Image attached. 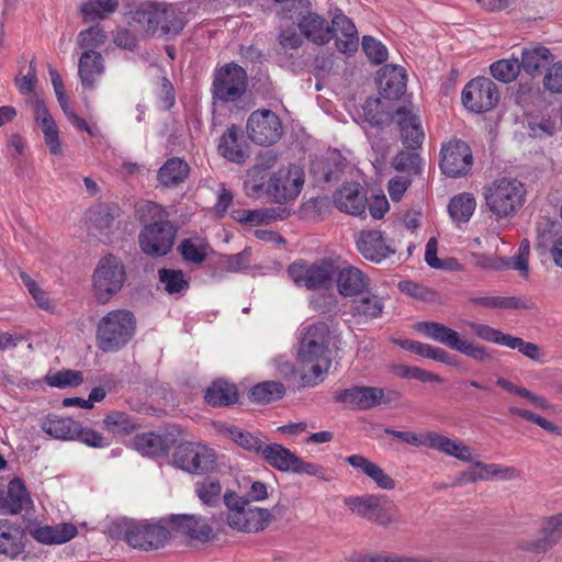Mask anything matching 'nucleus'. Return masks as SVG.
<instances>
[{"label":"nucleus","mask_w":562,"mask_h":562,"mask_svg":"<svg viewBox=\"0 0 562 562\" xmlns=\"http://www.w3.org/2000/svg\"><path fill=\"white\" fill-rule=\"evenodd\" d=\"M246 128L248 137L261 146L277 143L283 134L280 117L268 109L254 111L248 117Z\"/></svg>","instance_id":"obj_11"},{"label":"nucleus","mask_w":562,"mask_h":562,"mask_svg":"<svg viewBox=\"0 0 562 562\" xmlns=\"http://www.w3.org/2000/svg\"><path fill=\"white\" fill-rule=\"evenodd\" d=\"M206 3V0H196L186 3L164 4L148 3L136 11L134 19L145 32L149 34L177 35L188 20V15L194 14L195 10Z\"/></svg>","instance_id":"obj_2"},{"label":"nucleus","mask_w":562,"mask_h":562,"mask_svg":"<svg viewBox=\"0 0 562 562\" xmlns=\"http://www.w3.org/2000/svg\"><path fill=\"white\" fill-rule=\"evenodd\" d=\"M491 75L502 81L512 82L514 81L520 71L519 57H512L508 59H501L493 63L490 67Z\"/></svg>","instance_id":"obj_49"},{"label":"nucleus","mask_w":562,"mask_h":562,"mask_svg":"<svg viewBox=\"0 0 562 562\" xmlns=\"http://www.w3.org/2000/svg\"><path fill=\"white\" fill-rule=\"evenodd\" d=\"M426 448L435 449L461 461H472V449L469 446L436 431H427Z\"/></svg>","instance_id":"obj_26"},{"label":"nucleus","mask_w":562,"mask_h":562,"mask_svg":"<svg viewBox=\"0 0 562 562\" xmlns=\"http://www.w3.org/2000/svg\"><path fill=\"white\" fill-rule=\"evenodd\" d=\"M133 447L143 456L157 457L165 451V441L154 432L140 434L134 437Z\"/></svg>","instance_id":"obj_46"},{"label":"nucleus","mask_w":562,"mask_h":562,"mask_svg":"<svg viewBox=\"0 0 562 562\" xmlns=\"http://www.w3.org/2000/svg\"><path fill=\"white\" fill-rule=\"evenodd\" d=\"M189 175V166L179 158L168 159L159 169L158 180L165 187H173L183 182Z\"/></svg>","instance_id":"obj_41"},{"label":"nucleus","mask_w":562,"mask_h":562,"mask_svg":"<svg viewBox=\"0 0 562 562\" xmlns=\"http://www.w3.org/2000/svg\"><path fill=\"white\" fill-rule=\"evenodd\" d=\"M176 526L180 531L196 540H209L212 535V528L206 520L200 516H179L176 519Z\"/></svg>","instance_id":"obj_40"},{"label":"nucleus","mask_w":562,"mask_h":562,"mask_svg":"<svg viewBox=\"0 0 562 562\" xmlns=\"http://www.w3.org/2000/svg\"><path fill=\"white\" fill-rule=\"evenodd\" d=\"M330 330L325 323L310 326L300 340L295 361L280 363L279 371L302 387L322 383L331 366Z\"/></svg>","instance_id":"obj_1"},{"label":"nucleus","mask_w":562,"mask_h":562,"mask_svg":"<svg viewBox=\"0 0 562 562\" xmlns=\"http://www.w3.org/2000/svg\"><path fill=\"white\" fill-rule=\"evenodd\" d=\"M299 29L308 41L317 45H324L333 37L328 22L316 13L303 15L299 21Z\"/></svg>","instance_id":"obj_28"},{"label":"nucleus","mask_w":562,"mask_h":562,"mask_svg":"<svg viewBox=\"0 0 562 562\" xmlns=\"http://www.w3.org/2000/svg\"><path fill=\"white\" fill-rule=\"evenodd\" d=\"M465 324L480 339L496 345L506 346L507 339L509 337L508 334H505L485 324L474 322H467Z\"/></svg>","instance_id":"obj_55"},{"label":"nucleus","mask_w":562,"mask_h":562,"mask_svg":"<svg viewBox=\"0 0 562 562\" xmlns=\"http://www.w3.org/2000/svg\"><path fill=\"white\" fill-rule=\"evenodd\" d=\"M220 154L227 160L235 164H244L248 154L243 149L238 140V132L235 126L229 127L220 138Z\"/></svg>","instance_id":"obj_37"},{"label":"nucleus","mask_w":562,"mask_h":562,"mask_svg":"<svg viewBox=\"0 0 562 562\" xmlns=\"http://www.w3.org/2000/svg\"><path fill=\"white\" fill-rule=\"evenodd\" d=\"M75 439L81 441L88 447L98 449L109 447L111 443L102 434L94 429L82 427L79 423L77 425Z\"/></svg>","instance_id":"obj_56"},{"label":"nucleus","mask_w":562,"mask_h":562,"mask_svg":"<svg viewBox=\"0 0 562 562\" xmlns=\"http://www.w3.org/2000/svg\"><path fill=\"white\" fill-rule=\"evenodd\" d=\"M26 547L24 529L8 519H0V554L16 559Z\"/></svg>","instance_id":"obj_21"},{"label":"nucleus","mask_w":562,"mask_h":562,"mask_svg":"<svg viewBox=\"0 0 562 562\" xmlns=\"http://www.w3.org/2000/svg\"><path fill=\"white\" fill-rule=\"evenodd\" d=\"M184 261L191 265H201L211 251L210 244L200 236L183 239L178 246Z\"/></svg>","instance_id":"obj_38"},{"label":"nucleus","mask_w":562,"mask_h":562,"mask_svg":"<svg viewBox=\"0 0 562 562\" xmlns=\"http://www.w3.org/2000/svg\"><path fill=\"white\" fill-rule=\"evenodd\" d=\"M30 535L40 543L52 546L65 543L77 536V527L64 522L55 526L36 525L30 528Z\"/></svg>","instance_id":"obj_25"},{"label":"nucleus","mask_w":562,"mask_h":562,"mask_svg":"<svg viewBox=\"0 0 562 562\" xmlns=\"http://www.w3.org/2000/svg\"><path fill=\"white\" fill-rule=\"evenodd\" d=\"M344 503L353 514L383 527L396 521V518L386 508L390 502L384 496L375 494L349 496L345 498Z\"/></svg>","instance_id":"obj_12"},{"label":"nucleus","mask_w":562,"mask_h":562,"mask_svg":"<svg viewBox=\"0 0 562 562\" xmlns=\"http://www.w3.org/2000/svg\"><path fill=\"white\" fill-rule=\"evenodd\" d=\"M469 302L487 308H526L527 304L516 296H471Z\"/></svg>","instance_id":"obj_48"},{"label":"nucleus","mask_w":562,"mask_h":562,"mask_svg":"<svg viewBox=\"0 0 562 562\" xmlns=\"http://www.w3.org/2000/svg\"><path fill=\"white\" fill-rule=\"evenodd\" d=\"M117 4L119 3L116 0L89 1L81 7V12L86 18L92 15L99 19H104V13L114 12L117 8Z\"/></svg>","instance_id":"obj_58"},{"label":"nucleus","mask_w":562,"mask_h":562,"mask_svg":"<svg viewBox=\"0 0 562 562\" xmlns=\"http://www.w3.org/2000/svg\"><path fill=\"white\" fill-rule=\"evenodd\" d=\"M454 350L476 361H487L492 359V356L488 353L484 346L476 345L470 340L462 339L461 337L458 344L454 346Z\"/></svg>","instance_id":"obj_61"},{"label":"nucleus","mask_w":562,"mask_h":562,"mask_svg":"<svg viewBox=\"0 0 562 562\" xmlns=\"http://www.w3.org/2000/svg\"><path fill=\"white\" fill-rule=\"evenodd\" d=\"M283 394V384L274 381L259 383L250 391L251 400L257 403H268L280 398Z\"/></svg>","instance_id":"obj_51"},{"label":"nucleus","mask_w":562,"mask_h":562,"mask_svg":"<svg viewBox=\"0 0 562 562\" xmlns=\"http://www.w3.org/2000/svg\"><path fill=\"white\" fill-rule=\"evenodd\" d=\"M125 267L122 261L112 256L100 259L93 273V290L99 302H108L123 286Z\"/></svg>","instance_id":"obj_7"},{"label":"nucleus","mask_w":562,"mask_h":562,"mask_svg":"<svg viewBox=\"0 0 562 562\" xmlns=\"http://www.w3.org/2000/svg\"><path fill=\"white\" fill-rule=\"evenodd\" d=\"M381 93L386 99H398L406 90V74L403 67L385 65L378 77Z\"/></svg>","instance_id":"obj_24"},{"label":"nucleus","mask_w":562,"mask_h":562,"mask_svg":"<svg viewBox=\"0 0 562 562\" xmlns=\"http://www.w3.org/2000/svg\"><path fill=\"white\" fill-rule=\"evenodd\" d=\"M117 526L125 541L135 549H159L169 538V531L159 522L123 519Z\"/></svg>","instance_id":"obj_6"},{"label":"nucleus","mask_w":562,"mask_h":562,"mask_svg":"<svg viewBox=\"0 0 562 562\" xmlns=\"http://www.w3.org/2000/svg\"><path fill=\"white\" fill-rule=\"evenodd\" d=\"M384 308L383 297L367 292L355 299L351 304V314L360 322H368L379 317Z\"/></svg>","instance_id":"obj_30"},{"label":"nucleus","mask_w":562,"mask_h":562,"mask_svg":"<svg viewBox=\"0 0 562 562\" xmlns=\"http://www.w3.org/2000/svg\"><path fill=\"white\" fill-rule=\"evenodd\" d=\"M337 398L359 409H369L391 401L385 390L376 386H352L341 391Z\"/></svg>","instance_id":"obj_19"},{"label":"nucleus","mask_w":562,"mask_h":562,"mask_svg":"<svg viewBox=\"0 0 562 562\" xmlns=\"http://www.w3.org/2000/svg\"><path fill=\"white\" fill-rule=\"evenodd\" d=\"M45 381L49 386L66 389L80 385L83 376L80 371L67 369L47 374Z\"/></svg>","instance_id":"obj_53"},{"label":"nucleus","mask_w":562,"mask_h":562,"mask_svg":"<svg viewBox=\"0 0 562 562\" xmlns=\"http://www.w3.org/2000/svg\"><path fill=\"white\" fill-rule=\"evenodd\" d=\"M345 461L355 470L369 477L376 485V487L385 491L395 488V480L389 475L379 464L372 462L364 456L352 454L347 457Z\"/></svg>","instance_id":"obj_22"},{"label":"nucleus","mask_w":562,"mask_h":562,"mask_svg":"<svg viewBox=\"0 0 562 562\" xmlns=\"http://www.w3.org/2000/svg\"><path fill=\"white\" fill-rule=\"evenodd\" d=\"M32 506V499L23 482L14 479L9 483L7 496L2 503V509L9 514H19Z\"/></svg>","instance_id":"obj_32"},{"label":"nucleus","mask_w":562,"mask_h":562,"mask_svg":"<svg viewBox=\"0 0 562 562\" xmlns=\"http://www.w3.org/2000/svg\"><path fill=\"white\" fill-rule=\"evenodd\" d=\"M415 329L439 344L454 350V346L460 339L459 333L450 327L436 322H420L415 325Z\"/></svg>","instance_id":"obj_33"},{"label":"nucleus","mask_w":562,"mask_h":562,"mask_svg":"<svg viewBox=\"0 0 562 562\" xmlns=\"http://www.w3.org/2000/svg\"><path fill=\"white\" fill-rule=\"evenodd\" d=\"M223 432L239 447L249 452L261 454L266 447L265 442L258 436L244 431L236 426H225Z\"/></svg>","instance_id":"obj_43"},{"label":"nucleus","mask_w":562,"mask_h":562,"mask_svg":"<svg viewBox=\"0 0 562 562\" xmlns=\"http://www.w3.org/2000/svg\"><path fill=\"white\" fill-rule=\"evenodd\" d=\"M508 411L512 415L517 416L529 423H532L550 434H553L555 436H562V428L560 426L542 417L539 414H536L529 409L519 408L515 406L509 407Z\"/></svg>","instance_id":"obj_52"},{"label":"nucleus","mask_w":562,"mask_h":562,"mask_svg":"<svg viewBox=\"0 0 562 562\" xmlns=\"http://www.w3.org/2000/svg\"><path fill=\"white\" fill-rule=\"evenodd\" d=\"M266 172L258 168L251 167L247 170L244 179V191L250 198H258L267 188Z\"/></svg>","instance_id":"obj_54"},{"label":"nucleus","mask_w":562,"mask_h":562,"mask_svg":"<svg viewBox=\"0 0 562 562\" xmlns=\"http://www.w3.org/2000/svg\"><path fill=\"white\" fill-rule=\"evenodd\" d=\"M103 58L100 53L89 49L86 50L78 65V74L82 86L92 88L95 79L103 72Z\"/></svg>","instance_id":"obj_31"},{"label":"nucleus","mask_w":562,"mask_h":562,"mask_svg":"<svg viewBox=\"0 0 562 562\" xmlns=\"http://www.w3.org/2000/svg\"><path fill=\"white\" fill-rule=\"evenodd\" d=\"M551 53L543 46H531L524 48L519 57L520 69L532 75L549 63Z\"/></svg>","instance_id":"obj_42"},{"label":"nucleus","mask_w":562,"mask_h":562,"mask_svg":"<svg viewBox=\"0 0 562 562\" xmlns=\"http://www.w3.org/2000/svg\"><path fill=\"white\" fill-rule=\"evenodd\" d=\"M363 115L370 125H381L386 116L381 100L379 98L368 99L363 105Z\"/></svg>","instance_id":"obj_63"},{"label":"nucleus","mask_w":562,"mask_h":562,"mask_svg":"<svg viewBox=\"0 0 562 562\" xmlns=\"http://www.w3.org/2000/svg\"><path fill=\"white\" fill-rule=\"evenodd\" d=\"M36 125L41 128L45 144L52 155L64 154L58 126L44 102L38 98L30 100Z\"/></svg>","instance_id":"obj_18"},{"label":"nucleus","mask_w":562,"mask_h":562,"mask_svg":"<svg viewBox=\"0 0 562 562\" xmlns=\"http://www.w3.org/2000/svg\"><path fill=\"white\" fill-rule=\"evenodd\" d=\"M135 427V422L122 412H112L103 419V428L113 435H127Z\"/></svg>","instance_id":"obj_50"},{"label":"nucleus","mask_w":562,"mask_h":562,"mask_svg":"<svg viewBox=\"0 0 562 562\" xmlns=\"http://www.w3.org/2000/svg\"><path fill=\"white\" fill-rule=\"evenodd\" d=\"M362 48L366 55L374 64H381L387 58L386 47L372 36H364L362 38Z\"/></svg>","instance_id":"obj_62"},{"label":"nucleus","mask_w":562,"mask_h":562,"mask_svg":"<svg viewBox=\"0 0 562 562\" xmlns=\"http://www.w3.org/2000/svg\"><path fill=\"white\" fill-rule=\"evenodd\" d=\"M493 463L475 462L461 474L460 483H473L476 481L492 480Z\"/></svg>","instance_id":"obj_60"},{"label":"nucleus","mask_w":562,"mask_h":562,"mask_svg":"<svg viewBox=\"0 0 562 562\" xmlns=\"http://www.w3.org/2000/svg\"><path fill=\"white\" fill-rule=\"evenodd\" d=\"M396 113L404 145L412 149L420 146L424 132L419 117L405 108L398 109Z\"/></svg>","instance_id":"obj_29"},{"label":"nucleus","mask_w":562,"mask_h":562,"mask_svg":"<svg viewBox=\"0 0 562 562\" xmlns=\"http://www.w3.org/2000/svg\"><path fill=\"white\" fill-rule=\"evenodd\" d=\"M204 397L212 406H227L237 401L238 393L234 384L218 380L206 389Z\"/></svg>","instance_id":"obj_39"},{"label":"nucleus","mask_w":562,"mask_h":562,"mask_svg":"<svg viewBox=\"0 0 562 562\" xmlns=\"http://www.w3.org/2000/svg\"><path fill=\"white\" fill-rule=\"evenodd\" d=\"M562 542V512L541 518L536 538H522L517 550L529 554H546Z\"/></svg>","instance_id":"obj_8"},{"label":"nucleus","mask_w":562,"mask_h":562,"mask_svg":"<svg viewBox=\"0 0 562 562\" xmlns=\"http://www.w3.org/2000/svg\"><path fill=\"white\" fill-rule=\"evenodd\" d=\"M476 209L473 194L463 192L454 195L448 204V213L456 225L468 223Z\"/></svg>","instance_id":"obj_34"},{"label":"nucleus","mask_w":562,"mask_h":562,"mask_svg":"<svg viewBox=\"0 0 562 562\" xmlns=\"http://www.w3.org/2000/svg\"><path fill=\"white\" fill-rule=\"evenodd\" d=\"M543 85L553 93H562V60L549 68L543 78Z\"/></svg>","instance_id":"obj_64"},{"label":"nucleus","mask_w":562,"mask_h":562,"mask_svg":"<svg viewBox=\"0 0 562 562\" xmlns=\"http://www.w3.org/2000/svg\"><path fill=\"white\" fill-rule=\"evenodd\" d=\"M176 228L169 221H157L146 225L139 234L140 249L149 256L167 255L175 243Z\"/></svg>","instance_id":"obj_13"},{"label":"nucleus","mask_w":562,"mask_h":562,"mask_svg":"<svg viewBox=\"0 0 562 562\" xmlns=\"http://www.w3.org/2000/svg\"><path fill=\"white\" fill-rule=\"evenodd\" d=\"M175 462L189 473L200 474L212 471L216 465V458L214 451L206 446L188 442L177 449Z\"/></svg>","instance_id":"obj_15"},{"label":"nucleus","mask_w":562,"mask_h":562,"mask_svg":"<svg viewBox=\"0 0 562 562\" xmlns=\"http://www.w3.org/2000/svg\"><path fill=\"white\" fill-rule=\"evenodd\" d=\"M288 273L297 285L308 290L328 289L336 276V267L331 261L321 260L314 263L293 262Z\"/></svg>","instance_id":"obj_9"},{"label":"nucleus","mask_w":562,"mask_h":562,"mask_svg":"<svg viewBox=\"0 0 562 562\" xmlns=\"http://www.w3.org/2000/svg\"><path fill=\"white\" fill-rule=\"evenodd\" d=\"M335 206L352 216H361L367 209V196L359 183L351 182L342 186L334 193Z\"/></svg>","instance_id":"obj_20"},{"label":"nucleus","mask_w":562,"mask_h":562,"mask_svg":"<svg viewBox=\"0 0 562 562\" xmlns=\"http://www.w3.org/2000/svg\"><path fill=\"white\" fill-rule=\"evenodd\" d=\"M497 101V88L488 78H475L463 88L462 103L471 112L490 111L496 105Z\"/></svg>","instance_id":"obj_14"},{"label":"nucleus","mask_w":562,"mask_h":562,"mask_svg":"<svg viewBox=\"0 0 562 562\" xmlns=\"http://www.w3.org/2000/svg\"><path fill=\"white\" fill-rule=\"evenodd\" d=\"M136 321L127 310H114L106 313L97 324L95 341L98 348L105 352H117L134 337Z\"/></svg>","instance_id":"obj_3"},{"label":"nucleus","mask_w":562,"mask_h":562,"mask_svg":"<svg viewBox=\"0 0 562 562\" xmlns=\"http://www.w3.org/2000/svg\"><path fill=\"white\" fill-rule=\"evenodd\" d=\"M78 422L57 415H49L41 423L44 432L61 440H75Z\"/></svg>","instance_id":"obj_36"},{"label":"nucleus","mask_w":562,"mask_h":562,"mask_svg":"<svg viewBox=\"0 0 562 562\" xmlns=\"http://www.w3.org/2000/svg\"><path fill=\"white\" fill-rule=\"evenodd\" d=\"M159 281L170 295H179L189 288V280L181 270L162 268L158 271Z\"/></svg>","instance_id":"obj_44"},{"label":"nucleus","mask_w":562,"mask_h":562,"mask_svg":"<svg viewBox=\"0 0 562 562\" xmlns=\"http://www.w3.org/2000/svg\"><path fill=\"white\" fill-rule=\"evenodd\" d=\"M246 71L236 64L221 68L214 79V94L225 102L239 99L246 90Z\"/></svg>","instance_id":"obj_16"},{"label":"nucleus","mask_w":562,"mask_h":562,"mask_svg":"<svg viewBox=\"0 0 562 562\" xmlns=\"http://www.w3.org/2000/svg\"><path fill=\"white\" fill-rule=\"evenodd\" d=\"M105 38H106V36H105L104 32L100 27L93 26V27L83 30L78 34L77 44L81 48H87L88 50L89 49L93 50V48L103 45L105 42Z\"/></svg>","instance_id":"obj_59"},{"label":"nucleus","mask_w":562,"mask_h":562,"mask_svg":"<svg viewBox=\"0 0 562 562\" xmlns=\"http://www.w3.org/2000/svg\"><path fill=\"white\" fill-rule=\"evenodd\" d=\"M472 164V151L465 142L452 139L442 146L440 168L445 175L452 178L465 176Z\"/></svg>","instance_id":"obj_17"},{"label":"nucleus","mask_w":562,"mask_h":562,"mask_svg":"<svg viewBox=\"0 0 562 562\" xmlns=\"http://www.w3.org/2000/svg\"><path fill=\"white\" fill-rule=\"evenodd\" d=\"M223 501L227 509L225 521L235 531L259 532L273 520L269 509L249 506L247 501L235 492H226L223 495Z\"/></svg>","instance_id":"obj_5"},{"label":"nucleus","mask_w":562,"mask_h":562,"mask_svg":"<svg viewBox=\"0 0 562 562\" xmlns=\"http://www.w3.org/2000/svg\"><path fill=\"white\" fill-rule=\"evenodd\" d=\"M194 491L203 504L215 506L222 496L223 487L217 479L205 477L195 483Z\"/></svg>","instance_id":"obj_47"},{"label":"nucleus","mask_w":562,"mask_h":562,"mask_svg":"<svg viewBox=\"0 0 562 562\" xmlns=\"http://www.w3.org/2000/svg\"><path fill=\"white\" fill-rule=\"evenodd\" d=\"M357 248L366 259L374 262H381L395 252V250L386 244L382 233L378 231L360 233L357 239Z\"/></svg>","instance_id":"obj_23"},{"label":"nucleus","mask_w":562,"mask_h":562,"mask_svg":"<svg viewBox=\"0 0 562 562\" xmlns=\"http://www.w3.org/2000/svg\"><path fill=\"white\" fill-rule=\"evenodd\" d=\"M261 456L269 465L281 472H292L296 461V454L279 443L266 445Z\"/></svg>","instance_id":"obj_35"},{"label":"nucleus","mask_w":562,"mask_h":562,"mask_svg":"<svg viewBox=\"0 0 562 562\" xmlns=\"http://www.w3.org/2000/svg\"><path fill=\"white\" fill-rule=\"evenodd\" d=\"M337 288L342 296L361 295L369 285V279L356 267L348 266L336 270Z\"/></svg>","instance_id":"obj_27"},{"label":"nucleus","mask_w":562,"mask_h":562,"mask_svg":"<svg viewBox=\"0 0 562 562\" xmlns=\"http://www.w3.org/2000/svg\"><path fill=\"white\" fill-rule=\"evenodd\" d=\"M496 384L510 393H514L522 398H526L530 404H532L537 408L553 412H555L557 409V406L554 404H551L546 397L537 395L536 393H532L526 387L516 386L508 380L499 378L497 379Z\"/></svg>","instance_id":"obj_45"},{"label":"nucleus","mask_w":562,"mask_h":562,"mask_svg":"<svg viewBox=\"0 0 562 562\" xmlns=\"http://www.w3.org/2000/svg\"><path fill=\"white\" fill-rule=\"evenodd\" d=\"M438 241L435 237H431L425 249V261L428 266L435 269H454L461 270V266L456 260H450L448 263L443 262L437 257Z\"/></svg>","instance_id":"obj_57"},{"label":"nucleus","mask_w":562,"mask_h":562,"mask_svg":"<svg viewBox=\"0 0 562 562\" xmlns=\"http://www.w3.org/2000/svg\"><path fill=\"white\" fill-rule=\"evenodd\" d=\"M485 204L492 216L499 221L514 216L525 204L524 183L513 178L493 181L484 190Z\"/></svg>","instance_id":"obj_4"},{"label":"nucleus","mask_w":562,"mask_h":562,"mask_svg":"<svg viewBox=\"0 0 562 562\" xmlns=\"http://www.w3.org/2000/svg\"><path fill=\"white\" fill-rule=\"evenodd\" d=\"M304 181L302 168L292 165L288 169L278 170L270 177L266 193L277 203H286L300 194Z\"/></svg>","instance_id":"obj_10"}]
</instances>
